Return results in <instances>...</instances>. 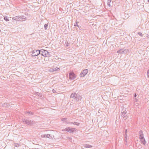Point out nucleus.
<instances>
[{
    "label": "nucleus",
    "mask_w": 149,
    "mask_h": 149,
    "mask_svg": "<svg viewBox=\"0 0 149 149\" xmlns=\"http://www.w3.org/2000/svg\"><path fill=\"white\" fill-rule=\"evenodd\" d=\"M39 54L44 57H49L51 56V53L44 49L39 50Z\"/></svg>",
    "instance_id": "1"
},
{
    "label": "nucleus",
    "mask_w": 149,
    "mask_h": 149,
    "mask_svg": "<svg viewBox=\"0 0 149 149\" xmlns=\"http://www.w3.org/2000/svg\"><path fill=\"white\" fill-rule=\"evenodd\" d=\"M139 139L142 142L143 145H145L146 142L144 137L143 132L141 130L139 132Z\"/></svg>",
    "instance_id": "2"
},
{
    "label": "nucleus",
    "mask_w": 149,
    "mask_h": 149,
    "mask_svg": "<svg viewBox=\"0 0 149 149\" xmlns=\"http://www.w3.org/2000/svg\"><path fill=\"white\" fill-rule=\"evenodd\" d=\"M26 17L24 16H18L13 18V19L16 21L22 22L25 20Z\"/></svg>",
    "instance_id": "3"
},
{
    "label": "nucleus",
    "mask_w": 149,
    "mask_h": 149,
    "mask_svg": "<svg viewBox=\"0 0 149 149\" xmlns=\"http://www.w3.org/2000/svg\"><path fill=\"white\" fill-rule=\"evenodd\" d=\"M128 51L129 50L127 49L123 48L122 49H121L118 50L117 52V53L120 54H126Z\"/></svg>",
    "instance_id": "4"
},
{
    "label": "nucleus",
    "mask_w": 149,
    "mask_h": 149,
    "mask_svg": "<svg viewBox=\"0 0 149 149\" xmlns=\"http://www.w3.org/2000/svg\"><path fill=\"white\" fill-rule=\"evenodd\" d=\"M77 95L75 93H72L70 95V99L74 102H77Z\"/></svg>",
    "instance_id": "5"
},
{
    "label": "nucleus",
    "mask_w": 149,
    "mask_h": 149,
    "mask_svg": "<svg viewBox=\"0 0 149 149\" xmlns=\"http://www.w3.org/2000/svg\"><path fill=\"white\" fill-rule=\"evenodd\" d=\"M22 122H24L25 124L28 125H31L33 124V121L31 120H28L27 119H22Z\"/></svg>",
    "instance_id": "6"
},
{
    "label": "nucleus",
    "mask_w": 149,
    "mask_h": 149,
    "mask_svg": "<svg viewBox=\"0 0 149 149\" xmlns=\"http://www.w3.org/2000/svg\"><path fill=\"white\" fill-rule=\"evenodd\" d=\"M88 69L84 70L80 74V77H84L88 73Z\"/></svg>",
    "instance_id": "7"
},
{
    "label": "nucleus",
    "mask_w": 149,
    "mask_h": 149,
    "mask_svg": "<svg viewBox=\"0 0 149 149\" xmlns=\"http://www.w3.org/2000/svg\"><path fill=\"white\" fill-rule=\"evenodd\" d=\"M39 54V50H34L32 52L31 56L32 57L36 56Z\"/></svg>",
    "instance_id": "8"
},
{
    "label": "nucleus",
    "mask_w": 149,
    "mask_h": 149,
    "mask_svg": "<svg viewBox=\"0 0 149 149\" xmlns=\"http://www.w3.org/2000/svg\"><path fill=\"white\" fill-rule=\"evenodd\" d=\"M69 79L71 80L74 79L76 78L75 75L73 72H70L69 73Z\"/></svg>",
    "instance_id": "9"
},
{
    "label": "nucleus",
    "mask_w": 149,
    "mask_h": 149,
    "mask_svg": "<svg viewBox=\"0 0 149 149\" xmlns=\"http://www.w3.org/2000/svg\"><path fill=\"white\" fill-rule=\"evenodd\" d=\"M41 137L42 138H48L50 139H53V135H51L49 134H46L42 135Z\"/></svg>",
    "instance_id": "10"
},
{
    "label": "nucleus",
    "mask_w": 149,
    "mask_h": 149,
    "mask_svg": "<svg viewBox=\"0 0 149 149\" xmlns=\"http://www.w3.org/2000/svg\"><path fill=\"white\" fill-rule=\"evenodd\" d=\"M83 146L84 148H90L92 147V146L88 144H84L83 145Z\"/></svg>",
    "instance_id": "11"
},
{
    "label": "nucleus",
    "mask_w": 149,
    "mask_h": 149,
    "mask_svg": "<svg viewBox=\"0 0 149 149\" xmlns=\"http://www.w3.org/2000/svg\"><path fill=\"white\" fill-rule=\"evenodd\" d=\"M61 120L67 123H70V122L69 121V120H68L66 118H62L61 119Z\"/></svg>",
    "instance_id": "12"
},
{
    "label": "nucleus",
    "mask_w": 149,
    "mask_h": 149,
    "mask_svg": "<svg viewBox=\"0 0 149 149\" xmlns=\"http://www.w3.org/2000/svg\"><path fill=\"white\" fill-rule=\"evenodd\" d=\"M2 106L3 107L7 108L8 107L10 106L9 104L8 103H4L2 104Z\"/></svg>",
    "instance_id": "13"
},
{
    "label": "nucleus",
    "mask_w": 149,
    "mask_h": 149,
    "mask_svg": "<svg viewBox=\"0 0 149 149\" xmlns=\"http://www.w3.org/2000/svg\"><path fill=\"white\" fill-rule=\"evenodd\" d=\"M77 102L82 99V97L79 94H77Z\"/></svg>",
    "instance_id": "14"
},
{
    "label": "nucleus",
    "mask_w": 149,
    "mask_h": 149,
    "mask_svg": "<svg viewBox=\"0 0 149 149\" xmlns=\"http://www.w3.org/2000/svg\"><path fill=\"white\" fill-rule=\"evenodd\" d=\"M126 112H125L124 111H123V112H122V115L121 116L122 117H123V118H127V115L126 114Z\"/></svg>",
    "instance_id": "15"
},
{
    "label": "nucleus",
    "mask_w": 149,
    "mask_h": 149,
    "mask_svg": "<svg viewBox=\"0 0 149 149\" xmlns=\"http://www.w3.org/2000/svg\"><path fill=\"white\" fill-rule=\"evenodd\" d=\"M25 113L28 114V115L29 116L33 115L34 114V113L31 111H26L25 112Z\"/></svg>",
    "instance_id": "16"
},
{
    "label": "nucleus",
    "mask_w": 149,
    "mask_h": 149,
    "mask_svg": "<svg viewBox=\"0 0 149 149\" xmlns=\"http://www.w3.org/2000/svg\"><path fill=\"white\" fill-rule=\"evenodd\" d=\"M4 19L6 22L9 21V19H8V18L6 16H3Z\"/></svg>",
    "instance_id": "17"
},
{
    "label": "nucleus",
    "mask_w": 149,
    "mask_h": 149,
    "mask_svg": "<svg viewBox=\"0 0 149 149\" xmlns=\"http://www.w3.org/2000/svg\"><path fill=\"white\" fill-rule=\"evenodd\" d=\"M71 123V124H73L74 125H76L77 126H79V125L80 124V123H79L76 122H72Z\"/></svg>",
    "instance_id": "18"
},
{
    "label": "nucleus",
    "mask_w": 149,
    "mask_h": 149,
    "mask_svg": "<svg viewBox=\"0 0 149 149\" xmlns=\"http://www.w3.org/2000/svg\"><path fill=\"white\" fill-rule=\"evenodd\" d=\"M20 143H14V146H15L16 147H19V146H21V145H20Z\"/></svg>",
    "instance_id": "19"
},
{
    "label": "nucleus",
    "mask_w": 149,
    "mask_h": 149,
    "mask_svg": "<svg viewBox=\"0 0 149 149\" xmlns=\"http://www.w3.org/2000/svg\"><path fill=\"white\" fill-rule=\"evenodd\" d=\"M53 69V71H58V70H59L60 69L57 67H56L55 68H54L52 69Z\"/></svg>",
    "instance_id": "20"
},
{
    "label": "nucleus",
    "mask_w": 149,
    "mask_h": 149,
    "mask_svg": "<svg viewBox=\"0 0 149 149\" xmlns=\"http://www.w3.org/2000/svg\"><path fill=\"white\" fill-rule=\"evenodd\" d=\"M111 2V0H107V5L109 6H111L110 3Z\"/></svg>",
    "instance_id": "21"
},
{
    "label": "nucleus",
    "mask_w": 149,
    "mask_h": 149,
    "mask_svg": "<svg viewBox=\"0 0 149 149\" xmlns=\"http://www.w3.org/2000/svg\"><path fill=\"white\" fill-rule=\"evenodd\" d=\"M75 128H70V131H69V132H73L74 131H75Z\"/></svg>",
    "instance_id": "22"
},
{
    "label": "nucleus",
    "mask_w": 149,
    "mask_h": 149,
    "mask_svg": "<svg viewBox=\"0 0 149 149\" xmlns=\"http://www.w3.org/2000/svg\"><path fill=\"white\" fill-rule=\"evenodd\" d=\"M48 26V25L47 24H45L44 27L45 30H46L47 29Z\"/></svg>",
    "instance_id": "23"
},
{
    "label": "nucleus",
    "mask_w": 149,
    "mask_h": 149,
    "mask_svg": "<svg viewBox=\"0 0 149 149\" xmlns=\"http://www.w3.org/2000/svg\"><path fill=\"white\" fill-rule=\"evenodd\" d=\"M36 94L37 95H38L39 96H40V97H42V96L40 93H39L38 92H37V93H36Z\"/></svg>",
    "instance_id": "24"
},
{
    "label": "nucleus",
    "mask_w": 149,
    "mask_h": 149,
    "mask_svg": "<svg viewBox=\"0 0 149 149\" xmlns=\"http://www.w3.org/2000/svg\"><path fill=\"white\" fill-rule=\"evenodd\" d=\"M70 128L67 127L65 129V130L67 132H69L70 131Z\"/></svg>",
    "instance_id": "25"
},
{
    "label": "nucleus",
    "mask_w": 149,
    "mask_h": 149,
    "mask_svg": "<svg viewBox=\"0 0 149 149\" xmlns=\"http://www.w3.org/2000/svg\"><path fill=\"white\" fill-rule=\"evenodd\" d=\"M127 130L126 129L125 131V138H126V139H127Z\"/></svg>",
    "instance_id": "26"
},
{
    "label": "nucleus",
    "mask_w": 149,
    "mask_h": 149,
    "mask_svg": "<svg viewBox=\"0 0 149 149\" xmlns=\"http://www.w3.org/2000/svg\"><path fill=\"white\" fill-rule=\"evenodd\" d=\"M74 26H78V27H79V26H78V23H77V21L74 24Z\"/></svg>",
    "instance_id": "27"
},
{
    "label": "nucleus",
    "mask_w": 149,
    "mask_h": 149,
    "mask_svg": "<svg viewBox=\"0 0 149 149\" xmlns=\"http://www.w3.org/2000/svg\"><path fill=\"white\" fill-rule=\"evenodd\" d=\"M136 96H137V95H136V93H134V97L135 98V101L136 102H137V100L136 98Z\"/></svg>",
    "instance_id": "28"
},
{
    "label": "nucleus",
    "mask_w": 149,
    "mask_h": 149,
    "mask_svg": "<svg viewBox=\"0 0 149 149\" xmlns=\"http://www.w3.org/2000/svg\"><path fill=\"white\" fill-rule=\"evenodd\" d=\"M138 35H139V36H141V37H143V36L142 34V33L140 32H139L138 33Z\"/></svg>",
    "instance_id": "29"
},
{
    "label": "nucleus",
    "mask_w": 149,
    "mask_h": 149,
    "mask_svg": "<svg viewBox=\"0 0 149 149\" xmlns=\"http://www.w3.org/2000/svg\"><path fill=\"white\" fill-rule=\"evenodd\" d=\"M147 75L148 77L149 78V69L148 70L147 72Z\"/></svg>",
    "instance_id": "30"
},
{
    "label": "nucleus",
    "mask_w": 149,
    "mask_h": 149,
    "mask_svg": "<svg viewBox=\"0 0 149 149\" xmlns=\"http://www.w3.org/2000/svg\"><path fill=\"white\" fill-rule=\"evenodd\" d=\"M52 92L54 93H56L57 92H56V91L55 90V89H53L52 90Z\"/></svg>",
    "instance_id": "31"
},
{
    "label": "nucleus",
    "mask_w": 149,
    "mask_h": 149,
    "mask_svg": "<svg viewBox=\"0 0 149 149\" xmlns=\"http://www.w3.org/2000/svg\"><path fill=\"white\" fill-rule=\"evenodd\" d=\"M147 37H149V31L146 34Z\"/></svg>",
    "instance_id": "32"
},
{
    "label": "nucleus",
    "mask_w": 149,
    "mask_h": 149,
    "mask_svg": "<svg viewBox=\"0 0 149 149\" xmlns=\"http://www.w3.org/2000/svg\"><path fill=\"white\" fill-rule=\"evenodd\" d=\"M148 2L149 3V0H148Z\"/></svg>",
    "instance_id": "33"
}]
</instances>
